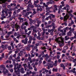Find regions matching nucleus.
<instances>
[{
    "instance_id": "9b49d317",
    "label": "nucleus",
    "mask_w": 76,
    "mask_h": 76,
    "mask_svg": "<svg viewBox=\"0 0 76 76\" xmlns=\"http://www.w3.org/2000/svg\"><path fill=\"white\" fill-rule=\"evenodd\" d=\"M28 67L30 70H32L33 69V68L31 66V64H30V63H28Z\"/></svg>"
},
{
    "instance_id": "bf43d9fd",
    "label": "nucleus",
    "mask_w": 76,
    "mask_h": 76,
    "mask_svg": "<svg viewBox=\"0 0 76 76\" xmlns=\"http://www.w3.org/2000/svg\"><path fill=\"white\" fill-rule=\"evenodd\" d=\"M1 68H2L3 69L5 68V67H4V66L3 65H1Z\"/></svg>"
},
{
    "instance_id": "052dcab7",
    "label": "nucleus",
    "mask_w": 76,
    "mask_h": 76,
    "mask_svg": "<svg viewBox=\"0 0 76 76\" xmlns=\"http://www.w3.org/2000/svg\"><path fill=\"white\" fill-rule=\"evenodd\" d=\"M13 65H12V64L10 65L9 66V68H12V67H13Z\"/></svg>"
},
{
    "instance_id": "864d4df0",
    "label": "nucleus",
    "mask_w": 76,
    "mask_h": 76,
    "mask_svg": "<svg viewBox=\"0 0 76 76\" xmlns=\"http://www.w3.org/2000/svg\"><path fill=\"white\" fill-rule=\"evenodd\" d=\"M32 35H34V37H37V34L36 33H35L34 34V33H32Z\"/></svg>"
},
{
    "instance_id": "423d86ee",
    "label": "nucleus",
    "mask_w": 76,
    "mask_h": 76,
    "mask_svg": "<svg viewBox=\"0 0 76 76\" xmlns=\"http://www.w3.org/2000/svg\"><path fill=\"white\" fill-rule=\"evenodd\" d=\"M3 70L2 73H3L4 75H6V73H9L8 70L6 69V67L3 68Z\"/></svg>"
},
{
    "instance_id": "6ab92c4d",
    "label": "nucleus",
    "mask_w": 76,
    "mask_h": 76,
    "mask_svg": "<svg viewBox=\"0 0 76 76\" xmlns=\"http://www.w3.org/2000/svg\"><path fill=\"white\" fill-rule=\"evenodd\" d=\"M61 4L62 5H60V7H61V8L63 7L64 6V1H62L61 2Z\"/></svg>"
},
{
    "instance_id": "4d7b16f0",
    "label": "nucleus",
    "mask_w": 76,
    "mask_h": 76,
    "mask_svg": "<svg viewBox=\"0 0 76 76\" xmlns=\"http://www.w3.org/2000/svg\"><path fill=\"white\" fill-rule=\"evenodd\" d=\"M50 3L51 4H54V1H50Z\"/></svg>"
},
{
    "instance_id": "2eb2a0df",
    "label": "nucleus",
    "mask_w": 76,
    "mask_h": 76,
    "mask_svg": "<svg viewBox=\"0 0 76 76\" xmlns=\"http://www.w3.org/2000/svg\"><path fill=\"white\" fill-rule=\"evenodd\" d=\"M7 1V0H2V1L1 2H0V4H2V3H4V4L5 5L6 4V1Z\"/></svg>"
},
{
    "instance_id": "e433bc0d",
    "label": "nucleus",
    "mask_w": 76,
    "mask_h": 76,
    "mask_svg": "<svg viewBox=\"0 0 76 76\" xmlns=\"http://www.w3.org/2000/svg\"><path fill=\"white\" fill-rule=\"evenodd\" d=\"M13 34L12 31H9L8 32L7 35H11V34Z\"/></svg>"
},
{
    "instance_id": "5fc2aeb1",
    "label": "nucleus",
    "mask_w": 76,
    "mask_h": 76,
    "mask_svg": "<svg viewBox=\"0 0 76 76\" xmlns=\"http://www.w3.org/2000/svg\"><path fill=\"white\" fill-rule=\"evenodd\" d=\"M46 55H48V54H46L45 55H42V57H46L47 56Z\"/></svg>"
},
{
    "instance_id": "c03bdc74",
    "label": "nucleus",
    "mask_w": 76,
    "mask_h": 76,
    "mask_svg": "<svg viewBox=\"0 0 76 76\" xmlns=\"http://www.w3.org/2000/svg\"><path fill=\"white\" fill-rule=\"evenodd\" d=\"M47 65H49L50 67H53V65L52 64H50V63L48 64Z\"/></svg>"
},
{
    "instance_id": "f8f14e48",
    "label": "nucleus",
    "mask_w": 76,
    "mask_h": 76,
    "mask_svg": "<svg viewBox=\"0 0 76 76\" xmlns=\"http://www.w3.org/2000/svg\"><path fill=\"white\" fill-rule=\"evenodd\" d=\"M15 26L17 31H18V29H20V26H19V25L17 24H16Z\"/></svg>"
},
{
    "instance_id": "680f3d73",
    "label": "nucleus",
    "mask_w": 76,
    "mask_h": 76,
    "mask_svg": "<svg viewBox=\"0 0 76 76\" xmlns=\"http://www.w3.org/2000/svg\"><path fill=\"white\" fill-rule=\"evenodd\" d=\"M42 29L43 32H45V29L44 28H42Z\"/></svg>"
},
{
    "instance_id": "7c9ffc66",
    "label": "nucleus",
    "mask_w": 76,
    "mask_h": 76,
    "mask_svg": "<svg viewBox=\"0 0 76 76\" xmlns=\"http://www.w3.org/2000/svg\"><path fill=\"white\" fill-rule=\"evenodd\" d=\"M33 68H34V70L35 72H37V68H36V66L35 65H33Z\"/></svg>"
},
{
    "instance_id": "f03ea898",
    "label": "nucleus",
    "mask_w": 76,
    "mask_h": 76,
    "mask_svg": "<svg viewBox=\"0 0 76 76\" xmlns=\"http://www.w3.org/2000/svg\"><path fill=\"white\" fill-rule=\"evenodd\" d=\"M69 16L71 17H73V16H72V14L71 13H67L66 15L64 17V20L65 22H67V20L70 17Z\"/></svg>"
},
{
    "instance_id": "37998d69",
    "label": "nucleus",
    "mask_w": 76,
    "mask_h": 76,
    "mask_svg": "<svg viewBox=\"0 0 76 76\" xmlns=\"http://www.w3.org/2000/svg\"><path fill=\"white\" fill-rule=\"evenodd\" d=\"M54 8L56 10H57V5H54Z\"/></svg>"
},
{
    "instance_id": "dca6fc26",
    "label": "nucleus",
    "mask_w": 76,
    "mask_h": 76,
    "mask_svg": "<svg viewBox=\"0 0 76 76\" xmlns=\"http://www.w3.org/2000/svg\"><path fill=\"white\" fill-rule=\"evenodd\" d=\"M37 28H34L33 29V33H37Z\"/></svg>"
},
{
    "instance_id": "4c0bfd02",
    "label": "nucleus",
    "mask_w": 76,
    "mask_h": 76,
    "mask_svg": "<svg viewBox=\"0 0 76 76\" xmlns=\"http://www.w3.org/2000/svg\"><path fill=\"white\" fill-rule=\"evenodd\" d=\"M31 32H32V31H29L28 33H27L26 34L27 35V36H29V35H30V34H31Z\"/></svg>"
},
{
    "instance_id": "de8ad7c7",
    "label": "nucleus",
    "mask_w": 76,
    "mask_h": 76,
    "mask_svg": "<svg viewBox=\"0 0 76 76\" xmlns=\"http://www.w3.org/2000/svg\"><path fill=\"white\" fill-rule=\"evenodd\" d=\"M37 31L38 32H41L42 30H41V28H38L37 29Z\"/></svg>"
},
{
    "instance_id": "c9c22d12",
    "label": "nucleus",
    "mask_w": 76,
    "mask_h": 76,
    "mask_svg": "<svg viewBox=\"0 0 76 76\" xmlns=\"http://www.w3.org/2000/svg\"><path fill=\"white\" fill-rule=\"evenodd\" d=\"M39 24H35V28H38V27H39Z\"/></svg>"
},
{
    "instance_id": "13d9d810",
    "label": "nucleus",
    "mask_w": 76,
    "mask_h": 76,
    "mask_svg": "<svg viewBox=\"0 0 76 76\" xmlns=\"http://www.w3.org/2000/svg\"><path fill=\"white\" fill-rule=\"evenodd\" d=\"M5 13L6 16H8V13H7V11H5Z\"/></svg>"
},
{
    "instance_id": "f257e3e1",
    "label": "nucleus",
    "mask_w": 76,
    "mask_h": 76,
    "mask_svg": "<svg viewBox=\"0 0 76 76\" xmlns=\"http://www.w3.org/2000/svg\"><path fill=\"white\" fill-rule=\"evenodd\" d=\"M64 38L62 37H60L57 38L56 39V41H57V42H59V46L60 47H62L64 45Z\"/></svg>"
},
{
    "instance_id": "338daca9",
    "label": "nucleus",
    "mask_w": 76,
    "mask_h": 76,
    "mask_svg": "<svg viewBox=\"0 0 76 76\" xmlns=\"http://www.w3.org/2000/svg\"><path fill=\"white\" fill-rule=\"evenodd\" d=\"M35 73H36V72H35L33 71L32 72V75H35Z\"/></svg>"
},
{
    "instance_id": "aec40b11",
    "label": "nucleus",
    "mask_w": 76,
    "mask_h": 76,
    "mask_svg": "<svg viewBox=\"0 0 76 76\" xmlns=\"http://www.w3.org/2000/svg\"><path fill=\"white\" fill-rule=\"evenodd\" d=\"M16 68L18 69H20V68H22V65L21 64H19L17 66Z\"/></svg>"
},
{
    "instance_id": "473e14b6",
    "label": "nucleus",
    "mask_w": 76,
    "mask_h": 76,
    "mask_svg": "<svg viewBox=\"0 0 76 76\" xmlns=\"http://www.w3.org/2000/svg\"><path fill=\"white\" fill-rule=\"evenodd\" d=\"M65 40H66V41L68 39H70V38L67 36H65Z\"/></svg>"
},
{
    "instance_id": "bb28decb",
    "label": "nucleus",
    "mask_w": 76,
    "mask_h": 76,
    "mask_svg": "<svg viewBox=\"0 0 76 76\" xmlns=\"http://www.w3.org/2000/svg\"><path fill=\"white\" fill-rule=\"evenodd\" d=\"M24 23V25H26V26H29V24H28V21H26L25 23Z\"/></svg>"
},
{
    "instance_id": "58836bf2",
    "label": "nucleus",
    "mask_w": 76,
    "mask_h": 76,
    "mask_svg": "<svg viewBox=\"0 0 76 76\" xmlns=\"http://www.w3.org/2000/svg\"><path fill=\"white\" fill-rule=\"evenodd\" d=\"M23 76H29V73L28 72H27L26 74L23 75Z\"/></svg>"
},
{
    "instance_id": "4be33fe9",
    "label": "nucleus",
    "mask_w": 76,
    "mask_h": 76,
    "mask_svg": "<svg viewBox=\"0 0 76 76\" xmlns=\"http://www.w3.org/2000/svg\"><path fill=\"white\" fill-rule=\"evenodd\" d=\"M28 37L29 38V39L30 40H32L34 37L31 35L28 36Z\"/></svg>"
},
{
    "instance_id": "49530a36",
    "label": "nucleus",
    "mask_w": 76,
    "mask_h": 76,
    "mask_svg": "<svg viewBox=\"0 0 76 76\" xmlns=\"http://www.w3.org/2000/svg\"><path fill=\"white\" fill-rule=\"evenodd\" d=\"M52 70L53 72H54V71L55 72H57V69L53 68Z\"/></svg>"
},
{
    "instance_id": "a19ab883",
    "label": "nucleus",
    "mask_w": 76,
    "mask_h": 76,
    "mask_svg": "<svg viewBox=\"0 0 76 76\" xmlns=\"http://www.w3.org/2000/svg\"><path fill=\"white\" fill-rule=\"evenodd\" d=\"M57 61H55V63L53 64L54 66H57Z\"/></svg>"
},
{
    "instance_id": "20e7f679",
    "label": "nucleus",
    "mask_w": 76,
    "mask_h": 76,
    "mask_svg": "<svg viewBox=\"0 0 76 76\" xmlns=\"http://www.w3.org/2000/svg\"><path fill=\"white\" fill-rule=\"evenodd\" d=\"M28 39L27 37L25 38L24 39H23L22 40L21 42L22 43L24 44H26L28 43Z\"/></svg>"
},
{
    "instance_id": "393cba45",
    "label": "nucleus",
    "mask_w": 76,
    "mask_h": 76,
    "mask_svg": "<svg viewBox=\"0 0 76 76\" xmlns=\"http://www.w3.org/2000/svg\"><path fill=\"white\" fill-rule=\"evenodd\" d=\"M46 57L45 58V60L46 61H48V59H49V58H50V56H48V55H46Z\"/></svg>"
},
{
    "instance_id": "f3484780",
    "label": "nucleus",
    "mask_w": 76,
    "mask_h": 76,
    "mask_svg": "<svg viewBox=\"0 0 76 76\" xmlns=\"http://www.w3.org/2000/svg\"><path fill=\"white\" fill-rule=\"evenodd\" d=\"M18 19L20 20V22H23V18L20 17H18Z\"/></svg>"
},
{
    "instance_id": "5701e85b",
    "label": "nucleus",
    "mask_w": 76,
    "mask_h": 76,
    "mask_svg": "<svg viewBox=\"0 0 76 76\" xmlns=\"http://www.w3.org/2000/svg\"><path fill=\"white\" fill-rule=\"evenodd\" d=\"M61 12H63V9H61L60 8H59L58 9V13H60Z\"/></svg>"
},
{
    "instance_id": "b1692460",
    "label": "nucleus",
    "mask_w": 76,
    "mask_h": 76,
    "mask_svg": "<svg viewBox=\"0 0 76 76\" xmlns=\"http://www.w3.org/2000/svg\"><path fill=\"white\" fill-rule=\"evenodd\" d=\"M15 59L16 60V61L17 62H20V58H18V57H17V58H15Z\"/></svg>"
},
{
    "instance_id": "79ce46f5",
    "label": "nucleus",
    "mask_w": 76,
    "mask_h": 76,
    "mask_svg": "<svg viewBox=\"0 0 76 76\" xmlns=\"http://www.w3.org/2000/svg\"><path fill=\"white\" fill-rule=\"evenodd\" d=\"M33 53V51H32L31 52V57H34L35 56V55L32 54Z\"/></svg>"
},
{
    "instance_id": "a18cd8bd",
    "label": "nucleus",
    "mask_w": 76,
    "mask_h": 76,
    "mask_svg": "<svg viewBox=\"0 0 76 76\" xmlns=\"http://www.w3.org/2000/svg\"><path fill=\"white\" fill-rule=\"evenodd\" d=\"M51 25H48V26H46L45 27L46 28H50V27H51Z\"/></svg>"
},
{
    "instance_id": "a211bd4d",
    "label": "nucleus",
    "mask_w": 76,
    "mask_h": 76,
    "mask_svg": "<svg viewBox=\"0 0 76 76\" xmlns=\"http://www.w3.org/2000/svg\"><path fill=\"white\" fill-rule=\"evenodd\" d=\"M23 66L24 67L25 70L26 71V70H27V68H26V67H27V65L26 64H23Z\"/></svg>"
},
{
    "instance_id": "e2e57ef3",
    "label": "nucleus",
    "mask_w": 76,
    "mask_h": 76,
    "mask_svg": "<svg viewBox=\"0 0 76 76\" xmlns=\"http://www.w3.org/2000/svg\"><path fill=\"white\" fill-rule=\"evenodd\" d=\"M51 16H52V18H55V15H53V14H51Z\"/></svg>"
},
{
    "instance_id": "a878e982",
    "label": "nucleus",
    "mask_w": 76,
    "mask_h": 76,
    "mask_svg": "<svg viewBox=\"0 0 76 76\" xmlns=\"http://www.w3.org/2000/svg\"><path fill=\"white\" fill-rule=\"evenodd\" d=\"M73 33L74 34L75 36H74V37H72L70 38L71 39L72 38V39H73V38L76 39V33L73 32Z\"/></svg>"
},
{
    "instance_id": "3c124183",
    "label": "nucleus",
    "mask_w": 76,
    "mask_h": 76,
    "mask_svg": "<svg viewBox=\"0 0 76 76\" xmlns=\"http://www.w3.org/2000/svg\"><path fill=\"white\" fill-rule=\"evenodd\" d=\"M48 61V62H50L51 61V58H49V59H48V61Z\"/></svg>"
},
{
    "instance_id": "ea45409f",
    "label": "nucleus",
    "mask_w": 76,
    "mask_h": 76,
    "mask_svg": "<svg viewBox=\"0 0 76 76\" xmlns=\"http://www.w3.org/2000/svg\"><path fill=\"white\" fill-rule=\"evenodd\" d=\"M7 48L8 49V50H12V48H11V46H8Z\"/></svg>"
},
{
    "instance_id": "72a5a7b5",
    "label": "nucleus",
    "mask_w": 76,
    "mask_h": 76,
    "mask_svg": "<svg viewBox=\"0 0 76 76\" xmlns=\"http://www.w3.org/2000/svg\"><path fill=\"white\" fill-rule=\"evenodd\" d=\"M1 39H2V40H7V39H4V37H3V36L2 35L1 37Z\"/></svg>"
},
{
    "instance_id": "cd10ccee",
    "label": "nucleus",
    "mask_w": 76,
    "mask_h": 76,
    "mask_svg": "<svg viewBox=\"0 0 76 76\" xmlns=\"http://www.w3.org/2000/svg\"><path fill=\"white\" fill-rule=\"evenodd\" d=\"M75 68H74L73 69H72L70 70V72H73V73H76V72L75 71Z\"/></svg>"
},
{
    "instance_id": "c85d7f7f",
    "label": "nucleus",
    "mask_w": 76,
    "mask_h": 76,
    "mask_svg": "<svg viewBox=\"0 0 76 76\" xmlns=\"http://www.w3.org/2000/svg\"><path fill=\"white\" fill-rule=\"evenodd\" d=\"M10 45L12 47V48H11L12 50H13V49H14V48H15V47H14V46L13 45V43L12 42L11 43Z\"/></svg>"
},
{
    "instance_id": "4468645a",
    "label": "nucleus",
    "mask_w": 76,
    "mask_h": 76,
    "mask_svg": "<svg viewBox=\"0 0 76 76\" xmlns=\"http://www.w3.org/2000/svg\"><path fill=\"white\" fill-rule=\"evenodd\" d=\"M18 58H20V57H22L23 56V54L20 53H18Z\"/></svg>"
},
{
    "instance_id": "0e129e2a",
    "label": "nucleus",
    "mask_w": 76,
    "mask_h": 76,
    "mask_svg": "<svg viewBox=\"0 0 76 76\" xmlns=\"http://www.w3.org/2000/svg\"><path fill=\"white\" fill-rule=\"evenodd\" d=\"M4 53H2V55H1L2 57H2V58H4Z\"/></svg>"
},
{
    "instance_id": "09e8293b",
    "label": "nucleus",
    "mask_w": 76,
    "mask_h": 76,
    "mask_svg": "<svg viewBox=\"0 0 76 76\" xmlns=\"http://www.w3.org/2000/svg\"><path fill=\"white\" fill-rule=\"evenodd\" d=\"M41 23V21L40 20H38L37 21V23L38 24H40Z\"/></svg>"
},
{
    "instance_id": "412c9836",
    "label": "nucleus",
    "mask_w": 76,
    "mask_h": 76,
    "mask_svg": "<svg viewBox=\"0 0 76 76\" xmlns=\"http://www.w3.org/2000/svg\"><path fill=\"white\" fill-rule=\"evenodd\" d=\"M46 10H47L46 11V12H48V11H50V9L52 8V7H46Z\"/></svg>"
},
{
    "instance_id": "39448f33",
    "label": "nucleus",
    "mask_w": 76,
    "mask_h": 76,
    "mask_svg": "<svg viewBox=\"0 0 76 76\" xmlns=\"http://www.w3.org/2000/svg\"><path fill=\"white\" fill-rule=\"evenodd\" d=\"M74 31H75V28H72L71 30L69 31V32L67 33V35H68V36H70L72 33V32Z\"/></svg>"
},
{
    "instance_id": "8fccbe9b",
    "label": "nucleus",
    "mask_w": 76,
    "mask_h": 76,
    "mask_svg": "<svg viewBox=\"0 0 76 76\" xmlns=\"http://www.w3.org/2000/svg\"><path fill=\"white\" fill-rule=\"evenodd\" d=\"M27 7V8L26 9L27 11H28L29 10H30V7H28V6Z\"/></svg>"
},
{
    "instance_id": "c756f323",
    "label": "nucleus",
    "mask_w": 76,
    "mask_h": 76,
    "mask_svg": "<svg viewBox=\"0 0 76 76\" xmlns=\"http://www.w3.org/2000/svg\"><path fill=\"white\" fill-rule=\"evenodd\" d=\"M28 7H31V8H33L34 7V6L33 5H31V4H29L28 5Z\"/></svg>"
},
{
    "instance_id": "69168bd1",
    "label": "nucleus",
    "mask_w": 76,
    "mask_h": 76,
    "mask_svg": "<svg viewBox=\"0 0 76 76\" xmlns=\"http://www.w3.org/2000/svg\"><path fill=\"white\" fill-rule=\"evenodd\" d=\"M12 56H10L9 58H8V60H12Z\"/></svg>"
},
{
    "instance_id": "774afa93",
    "label": "nucleus",
    "mask_w": 76,
    "mask_h": 76,
    "mask_svg": "<svg viewBox=\"0 0 76 76\" xmlns=\"http://www.w3.org/2000/svg\"><path fill=\"white\" fill-rule=\"evenodd\" d=\"M71 23L72 25H73V24H74V22L73 21V20H71Z\"/></svg>"
},
{
    "instance_id": "6e6552de",
    "label": "nucleus",
    "mask_w": 76,
    "mask_h": 76,
    "mask_svg": "<svg viewBox=\"0 0 76 76\" xmlns=\"http://www.w3.org/2000/svg\"><path fill=\"white\" fill-rule=\"evenodd\" d=\"M31 48V46H30V44L28 45L27 47H25V50H28V51H29L31 49H30Z\"/></svg>"
},
{
    "instance_id": "1a4fd4ad",
    "label": "nucleus",
    "mask_w": 76,
    "mask_h": 76,
    "mask_svg": "<svg viewBox=\"0 0 76 76\" xmlns=\"http://www.w3.org/2000/svg\"><path fill=\"white\" fill-rule=\"evenodd\" d=\"M20 28L23 29H26V26H25V23H22L20 26Z\"/></svg>"
},
{
    "instance_id": "7ed1b4c3",
    "label": "nucleus",
    "mask_w": 76,
    "mask_h": 76,
    "mask_svg": "<svg viewBox=\"0 0 76 76\" xmlns=\"http://www.w3.org/2000/svg\"><path fill=\"white\" fill-rule=\"evenodd\" d=\"M14 69L15 70L14 72L15 73L16 75H20V69H18L17 70V68L15 67L14 68Z\"/></svg>"
},
{
    "instance_id": "f704fd0d",
    "label": "nucleus",
    "mask_w": 76,
    "mask_h": 76,
    "mask_svg": "<svg viewBox=\"0 0 76 76\" xmlns=\"http://www.w3.org/2000/svg\"><path fill=\"white\" fill-rule=\"evenodd\" d=\"M17 13V12H16L15 11H14L13 12V14L14 15H16V16H19V14H16Z\"/></svg>"
},
{
    "instance_id": "0eeeda50",
    "label": "nucleus",
    "mask_w": 76,
    "mask_h": 76,
    "mask_svg": "<svg viewBox=\"0 0 76 76\" xmlns=\"http://www.w3.org/2000/svg\"><path fill=\"white\" fill-rule=\"evenodd\" d=\"M29 20L30 21L29 23H33L34 24V23H36L35 20H32L31 18H29Z\"/></svg>"
},
{
    "instance_id": "6e6d98bb",
    "label": "nucleus",
    "mask_w": 76,
    "mask_h": 76,
    "mask_svg": "<svg viewBox=\"0 0 76 76\" xmlns=\"http://www.w3.org/2000/svg\"><path fill=\"white\" fill-rule=\"evenodd\" d=\"M43 5L44 6H45V7H48V5H46L45 3H43Z\"/></svg>"
},
{
    "instance_id": "9d476101",
    "label": "nucleus",
    "mask_w": 76,
    "mask_h": 76,
    "mask_svg": "<svg viewBox=\"0 0 76 76\" xmlns=\"http://www.w3.org/2000/svg\"><path fill=\"white\" fill-rule=\"evenodd\" d=\"M42 70H43V72H42V73L45 74V72L47 73L48 72V70H47V69H45V68H43Z\"/></svg>"
},
{
    "instance_id": "2f4dec72",
    "label": "nucleus",
    "mask_w": 76,
    "mask_h": 76,
    "mask_svg": "<svg viewBox=\"0 0 76 76\" xmlns=\"http://www.w3.org/2000/svg\"><path fill=\"white\" fill-rule=\"evenodd\" d=\"M34 26H32V27H30L29 28H28V31H30V30H31V31H32V28H34Z\"/></svg>"
},
{
    "instance_id": "ddd939ff",
    "label": "nucleus",
    "mask_w": 76,
    "mask_h": 76,
    "mask_svg": "<svg viewBox=\"0 0 76 76\" xmlns=\"http://www.w3.org/2000/svg\"><path fill=\"white\" fill-rule=\"evenodd\" d=\"M20 70L21 73L22 74L25 73V71H24V69H23V68H21L20 69Z\"/></svg>"
},
{
    "instance_id": "603ef678",
    "label": "nucleus",
    "mask_w": 76,
    "mask_h": 76,
    "mask_svg": "<svg viewBox=\"0 0 76 76\" xmlns=\"http://www.w3.org/2000/svg\"><path fill=\"white\" fill-rule=\"evenodd\" d=\"M39 1L38 0H37L36 1H34V4H36V3H38Z\"/></svg>"
}]
</instances>
